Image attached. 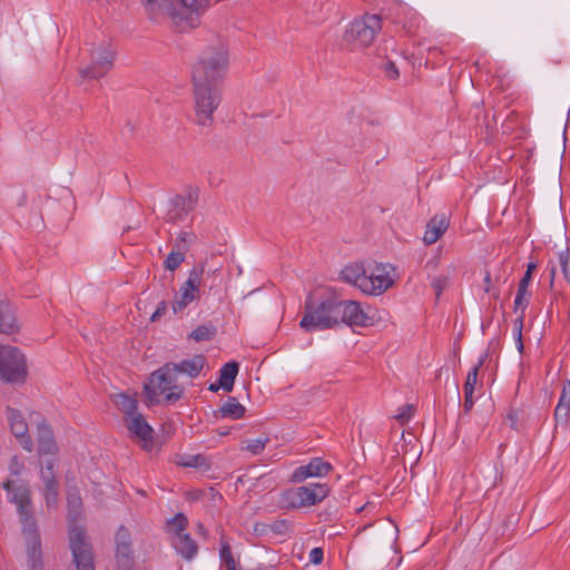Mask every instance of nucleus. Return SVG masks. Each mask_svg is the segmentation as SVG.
Wrapping results in <instances>:
<instances>
[{"label": "nucleus", "mask_w": 570, "mask_h": 570, "mask_svg": "<svg viewBox=\"0 0 570 570\" xmlns=\"http://www.w3.org/2000/svg\"><path fill=\"white\" fill-rule=\"evenodd\" d=\"M67 504L69 548L72 554V562L69 570H96L94 548L86 534V529L80 524L82 500L77 489L68 490Z\"/></svg>", "instance_id": "obj_1"}, {"label": "nucleus", "mask_w": 570, "mask_h": 570, "mask_svg": "<svg viewBox=\"0 0 570 570\" xmlns=\"http://www.w3.org/2000/svg\"><path fill=\"white\" fill-rule=\"evenodd\" d=\"M229 67L227 46L217 41L206 47L191 70V83L222 86Z\"/></svg>", "instance_id": "obj_2"}, {"label": "nucleus", "mask_w": 570, "mask_h": 570, "mask_svg": "<svg viewBox=\"0 0 570 570\" xmlns=\"http://www.w3.org/2000/svg\"><path fill=\"white\" fill-rule=\"evenodd\" d=\"M338 298L334 295L313 296L309 294L304 304V314L299 326L306 332L323 331L338 325Z\"/></svg>", "instance_id": "obj_3"}, {"label": "nucleus", "mask_w": 570, "mask_h": 570, "mask_svg": "<svg viewBox=\"0 0 570 570\" xmlns=\"http://www.w3.org/2000/svg\"><path fill=\"white\" fill-rule=\"evenodd\" d=\"M3 488L8 491L9 501L17 505L19 518L22 523V532L27 541L29 569L35 570L36 561L33 559V552L36 549V542L33 540V534L36 533V522L33 520L31 491L23 484H17L11 480L3 482Z\"/></svg>", "instance_id": "obj_4"}, {"label": "nucleus", "mask_w": 570, "mask_h": 570, "mask_svg": "<svg viewBox=\"0 0 570 570\" xmlns=\"http://www.w3.org/2000/svg\"><path fill=\"white\" fill-rule=\"evenodd\" d=\"M175 367L174 362H168L150 374L148 383L144 385L147 406L158 404L159 395H164V400L170 404L181 399L184 389L177 383Z\"/></svg>", "instance_id": "obj_5"}, {"label": "nucleus", "mask_w": 570, "mask_h": 570, "mask_svg": "<svg viewBox=\"0 0 570 570\" xmlns=\"http://www.w3.org/2000/svg\"><path fill=\"white\" fill-rule=\"evenodd\" d=\"M57 452L58 446L50 425L45 421L38 422V454L48 456L46 460V469L41 470V475L46 484L43 495L48 508H55L59 497L58 483L53 474Z\"/></svg>", "instance_id": "obj_6"}, {"label": "nucleus", "mask_w": 570, "mask_h": 570, "mask_svg": "<svg viewBox=\"0 0 570 570\" xmlns=\"http://www.w3.org/2000/svg\"><path fill=\"white\" fill-rule=\"evenodd\" d=\"M212 0H175L164 4L165 17L181 31L195 29L200 24V18L209 9Z\"/></svg>", "instance_id": "obj_7"}, {"label": "nucleus", "mask_w": 570, "mask_h": 570, "mask_svg": "<svg viewBox=\"0 0 570 570\" xmlns=\"http://www.w3.org/2000/svg\"><path fill=\"white\" fill-rule=\"evenodd\" d=\"M193 99L197 125L210 126L214 121V112L222 102L220 87L193 83Z\"/></svg>", "instance_id": "obj_8"}, {"label": "nucleus", "mask_w": 570, "mask_h": 570, "mask_svg": "<svg viewBox=\"0 0 570 570\" xmlns=\"http://www.w3.org/2000/svg\"><path fill=\"white\" fill-rule=\"evenodd\" d=\"M381 29V16L365 13L350 23L344 33V41L354 49H363L372 45Z\"/></svg>", "instance_id": "obj_9"}, {"label": "nucleus", "mask_w": 570, "mask_h": 570, "mask_svg": "<svg viewBox=\"0 0 570 570\" xmlns=\"http://www.w3.org/2000/svg\"><path fill=\"white\" fill-rule=\"evenodd\" d=\"M206 268L207 259H204L189 271L187 279L183 283L174 302L171 303L175 314L183 312L185 307L200 297V287L205 274L209 275L219 272L218 267L213 271H207Z\"/></svg>", "instance_id": "obj_10"}, {"label": "nucleus", "mask_w": 570, "mask_h": 570, "mask_svg": "<svg viewBox=\"0 0 570 570\" xmlns=\"http://www.w3.org/2000/svg\"><path fill=\"white\" fill-rule=\"evenodd\" d=\"M26 373L24 356L19 348L0 345V379L17 383L24 380Z\"/></svg>", "instance_id": "obj_11"}, {"label": "nucleus", "mask_w": 570, "mask_h": 570, "mask_svg": "<svg viewBox=\"0 0 570 570\" xmlns=\"http://www.w3.org/2000/svg\"><path fill=\"white\" fill-rule=\"evenodd\" d=\"M330 494V488L326 483H308L288 490L285 499L288 505L294 509L306 508L322 502Z\"/></svg>", "instance_id": "obj_12"}, {"label": "nucleus", "mask_w": 570, "mask_h": 570, "mask_svg": "<svg viewBox=\"0 0 570 570\" xmlns=\"http://www.w3.org/2000/svg\"><path fill=\"white\" fill-rule=\"evenodd\" d=\"M198 197L199 189L196 187H187L183 194L175 195L169 202V209L164 219L171 224L183 222L196 207Z\"/></svg>", "instance_id": "obj_13"}, {"label": "nucleus", "mask_w": 570, "mask_h": 570, "mask_svg": "<svg viewBox=\"0 0 570 570\" xmlns=\"http://www.w3.org/2000/svg\"><path fill=\"white\" fill-rule=\"evenodd\" d=\"M115 52L107 46L98 47L91 51V62L79 69L82 78L99 79L104 77L114 65Z\"/></svg>", "instance_id": "obj_14"}, {"label": "nucleus", "mask_w": 570, "mask_h": 570, "mask_svg": "<svg viewBox=\"0 0 570 570\" xmlns=\"http://www.w3.org/2000/svg\"><path fill=\"white\" fill-rule=\"evenodd\" d=\"M393 272L394 267L392 265L376 263L370 274H366V281L363 279L364 293L367 295H381L386 292L394 284Z\"/></svg>", "instance_id": "obj_15"}, {"label": "nucleus", "mask_w": 570, "mask_h": 570, "mask_svg": "<svg viewBox=\"0 0 570 570\" xmlns=\"http://www.w3.org/2000/svg\"><path fill=\"white\" fill-rule=\"evenodd\" d=\"M338 325L346 324L351 327H366L372 324V317L367 315L357 302L352 299L343 301L338 298Z\"/></svg>", "instance_id": "obj_16"}, {"label": "nucleus", "mask_w": 570, "mask_h": 570, "mask_svg": "<svg viewBox=\"0 0 570 570\" xmlns=\"http://www.w3.org/2000/svg\"><path fill=\"white\" fill-rule=\"evenodd\" d=\"M116 562L118 570H131L135 564L130 532L120 525L115 534Z\"/></svg>", "instance_id": "obj_17"}, {"label": "nucleus", "mask_w": 570, "mask_h": 570, "mask_svg": "<svg viewBox=\"0 0 570 570\" xmlns=\"http://www.w3.org/2000/svg\"><path fill=\"white\" fill-rule=\"evenodd\" d=\"M531 279H529V276H523L519 283L518 286V293L514 299V312L520 311V316L514 321V334L517 336V343H518V350L521 352L523 350V343H522V326H523V317H524V311L528 306V298L529 292L528 286L530 284Z\"/></svg>", "instance_id": "obj_18"}, {"label": "nucleus", "mask_w": 570, "mask_h": 570, "mask_svg": "<svg viewBox=\"0 0 570 570\" xmlns=\"http://www.w3.org/2000/svg\"><path fill=\"white\" fill-rule=\"evenodd\" d=\"M126 425L129 432L142 442L145 450L151 449L154 430L147 423L142 414L137 412L136 414L126 417Z\"/></svg>", "instance_id": "obj_19"}, {"label": "nucleus", "mask_w": 570, "mask_h": 570, "mask_svg": "<svg viewBox=\"0 0 570 570\" xmlns=\"http://www.w3.org/2000/svg\"><path fill=\"white\" fill-rule=\"evenodd\" d=\"M331 469L332 466L328 462L323 461L321 458H314L308 464L298 466L293 472L291 480L295 483H301L307 478L326 475Z\"/></svg>", "instance_id": "obj_20"}, {"label": "nucleus", "mask_w": 570, "mask_h": 570, "mask_svg": "<svg viewBox=\"0 0 570 570\" xmlns=\"http://www.w3.org/2000/svg\"><path fill=\"white\" fill-rule=\"evenodd\" d=\"M450 225V219L446 214L434 215L426 224V229L423 236V242L426 245L436 243L442 235L446 232Z\"/></svg>", "instance_id": "obj_21"}, {"label": "nucleus", "mask_w": 570, "mask_h": 570, "mask_svg": "<svg viewBox=\"0 0 570 570\" xmlns=\"http://www.w3.org/2000/svg\"><path fill=\"white\" fill-rule=\"evenodd\" d=\"M9 422L12 434L19 439L20 444L28 452L32 451V440L28 435V426L27 423L18 411H10Z\"/></svg>", "instance_id": "obj_22"}, {"label": "nucleus", "mask_w": 570, "mask_h": 570, "mask_svg": "<svg viewBox=\"0 0 570 570\" xmlns=\"http://www.w3.org/2000/svg\"><path fill=\"white\" fill-rule=\"evenodd\" d=\"M554 421L564 428L570 425V380H566L562 384L561 394L554 409Z\"/></svg>", "instance_id": "obj_23"}, {"label": "nucleus", "mask_w": 570, "mask_h": 570, "mask_svg": "<svg viewBox=\"0 0 570 570\" xmlns=\"http://www.w3.org/2000/svg\"><path fill=\"white\" fill-rule=\"evenodd\" d=\"M341 277L348 284L356 286L364 293V281H366V269L362 263H353L341 271Z\"/></svg>", "instance_id": "obj_24"}, {"label": "nucleus", "mask_w": 570, "mask_h": 570, "mask_svg": "<svg viewBox=\"0 0 570 570\" xmlns=\"http://www.w3.org/2000/svg\"><path fill=\"white\" fill-rule=\"evenodd\" d=\"M171 544L176 552L187 561L193 560L198 553V546L189 533L178 538H171Z\"/></svg>", "instance_id": "obj_25"}, {"label": "nucleus", "mask_w": 570, "mask_h": 570, "mask_svg": "<svg viewBox=\"0 0 570 570\" xmlns=\"http://www.w3.org/2000/svg\"><path fill=\"white\" fill-rule=\"evenodd\" d=\"M206 363L205 357L202 354L195 355L189 360H183L179 363H174L175 372L179 376L180 374H185L190 379H194L199 375L204 365Z\"/></svg>", "instance_id": "obj_26"}, {"label": "nucleus", "mask_w": 570, "mask_h": 570, "mask_svg": "<svg viewBox=\"0 0 570 570\" xmlns=\"http://www.w3.org/2000/svg\"><path fill=\"white\" fill-rule=\"evenodd\" d=\"M238 363L228 362L223 365L219 371V385L226 392H232L234 387L235 379L238 374Z\"/></svg>", "instance_id": "obj_27"}, {"label": "nucleus", "mask_w": 570, "mask_h": 570, "mask_svg": "<svg viewBox=\"0 0 570 570\" xmlns=\"http://www.w3.org/2000/svg\"><path fill=\"white\" fill-rule=\"evenodd\" d=\"M139 2L149 20L157 22L165 17V0H139Z\"/></svg>", "instance_id": "obj_28"}, {"label": "nucleus", "mask_w": 570, "mask_h": 570, "mask_svg": "<svg viewBox=\"0 0 570 570\" xmlns=\"http://www.w3.org/2000/svg\"><path fill=\"white\" fill-rule=\"evenodd\" d=\"M112 401H114L115 405L121 412H124L126 417H129L138 412L136 399L128 394H125V393L115 394L112 396Z\"/></svg>", "instance_id": "obj_29"}, {"label": "nucleus", "mask_w": 570, "mask_h": 570, "mask_svg": "<svg viewBox=\"0 0 570 570\" xmlns=\"http://www.w3.org/2000/svg\"><path fill=\"white\" fill-rule=\"evenodd\" d=\"M219 412L223 417L237 420L244 416L246 409L235 397H228L220 406Z\"/></svg>", "instance_id": "obj_30"}, {"label": "nucleus", "mask_w": 570, "mask_h": 570, "mask_svg": "<svg viewBox=\"0 0 570 570\" xmlns=\"http://www.w3.org/2000/svg\"><path fill=\"white\" fill-rule=\"evenodd\" d=\"M188 525V520L184 513H177L173 519L167 522V531L171 538H178L186 534L185 530Z\"/></svg>", "instance_id": "obj_31"}, {"label": "nucleus", "mask_w": 570, "mask_h": 570, "mask_svg": "<svg viewBox=\"0 0 570 570\" xmlns=\"http://www.w3.org/2000/svg\"><path fill=\"white\" fill-rule=\"evenodd\" d=\"M397 528L391 521L384 522L379 528V533L383 537L385 544L392 549L397 539Z\"/></svg>", "instance_id": "obj_32"}, {"label": "nucleus", "mask_w": 570, "mask_h": 570, "mask_svg": "<svg viewBox=\"0 0 570 570\" xmlns=\"http://www.w3.org/2000/svg\"><path fill=\"white\" fill-rule=\"evenodd\" d=\"M216 334V328L213 325H199L190 334L189 338L196 342L210 341Z\"/></svg>", "instance_id": "obj_33"}, {"label": "nucleus", "mask_w": 570, "mask_h": 570, "mask_svg": "<svg viewBox=\"0 0 570 570\" xmlns=\"http://www.w3.org/2000/svg\"><path fill=\"white\" fill-rule=\"evenodd\" d=\"M14 317L0 304V333L10 334L16 330Z\"/></svg>", "instance_id": "obj_34"}, {"label": "nucleus", "mask_w": 570, "mask_h": 570, "mask_svg": "<svg viewBox=\"0 0 570 570\" xmlns=\"http://www.w3.org/2000/svg\"><path fill=\"white\" fill-rule=\"evenodd\" d=\"M268 441H269L268 438L246 440V441L242 442L240 449L250 452L253 455H258L264 451Z\"/></svg>", "instance_id": "obj_35"}, {"label": "nucleus", "mask_w": 570, "mask_h": 570, "mask_svg": "<svg viewBox=\"0 0 570 570\" xmlns=\"http://www.w3.org/2000/svg\"><path fill=\"white\" fill-rule=\"evenodd\" d=\"M196 235L190 232H180L175 239L174 248L186 253L189 249V245L195 243Z\"/></svg>", "instance_id": "obj_36"}, {"label": "nucleus", "mask_w": 570, "mask_h": 570, "mask_svg": "<svg viewBox=\"0 0 570 570\" xmlns=\"http://www.w3.org/2000/svg\"><path fill=\"white\" fill-rule=\"evenodd\" d=\"M220 561L226 567V570H236V561L233 557L232 549L227 541L222 539V548L219 552Z\"/></svg>", "instance_id": "obj_37"}, {"label": "nucleus", "mask_w": 570, "mask_h": 570, "mask_svg": "<svg viewBox=\"0 0 570 570\" xmlns=\"http://www.w3.org/2000/svg\"><path fill=\"white\" fill-rule=\"evenodd\" d=\"M185 261V253L174 248L164 262L165 268L174 272Z\"/></svg>", "instance_id": "obj_38"}, {"label": "nucleus", "mask_w": 570, "mask_h": 570, "mask_svg": "<svg viewBox=\"0 0 570 570\" xmlns=\"http://www.w3.org/2000/svg\"><path fill=\"white\" fill-rule=\"evenodd\" d=\"M179 464L188 468H208L207 459L202 454L185 455L180 459Z\"/></svg>", "instance_id": "obj_39"}, {"label": "nucleus", "mask_w": 570, "mask_h": 570, "mask_svg": "<svg viewBox=\"0 0 570 570\" xmlns=\"http://www.w3.org/2000/svg\"><path fill=\"white\" fill-rule=\"evenodd\" d=\"M484 360L480 358L478 364L468 373L465 383L463 385V392L474 393V389L478 382L479 370L482 366Z\"/></svg>", "instance_id": "obj_40"}, {"label": "nucleus", "mask_w": 570, "mask_h": 570, "mask_svg": "<svg viewBox=\"0 0 570 570\" xmlns=\"http://www.w3.org/2000/svg\"><path fill=\"white\" fill-rule=\"evenodd\" d=\"M291 529L292 525L287 520H275L269 523V534L286 535Z\"/></svg>", "instance_id": "obj_41"}, {"label": "nucleus", "mask_w": 570, "mask_h": 570, "mask_svg": "<svg viewBox=\"0 0 570 570\" xmlns=\"http://www.w3.org/2000/svg\"><path fill=\"white\" fill-rule=\"evenodd\" d=\"M559 264L566 281L570 284V263L568 248L559 253Z\"/></svg>", "instance_id": "obj_42"}, {"label": "nucleus", "mask_w": 570, "mask_h": 570, "mask_svg": "<svg viewBox=\"0 0 570 570\" xmlns=\"http://www.w3.org/2000/svg\"><path fill=\"white\" fill-rule=\"evenodd\" d=\"M414 414V407L411 404H405L399 410V413L395 415V419L401 423L404 424L407 422Z\"/></svg>", "instance_id": "obj_43"}, {"label": "nucleus", "mask_w": 570, "mask_h": 570, "mask_svg": "<svg viewBox=\"0 0 570 570\" xmlns=\"http://www.w3.org/2000/svg\"><path fill=\"white\" fill-rule=\"evenodd\" d=\"M382 68L387 78L396 79L399 77V69L393 61L387 60L386 62L383 63Z\"/></svg>", "instance_id": "obj_44"}, {"label": "nucleus", "mask_w": 570, "mask_h": 570, "mask_svg": "<svg viewBox=\"0 0 570 570\" xmlns=\"http://www.w3.org/2000/svg\"><path fill=\"white\" fill-rule=\"evenodd\" d=\"M448 285V278L445 276H438L432 281V287L435 292L436 297H440L442 291Z\"/></svg>", "instance_id": "obj_45"}, {"label": "nucleus", "mask_w": 570, "mask_h": 570, "mask_svg": "<svg viewBox=\"0 0 570 570\" xmlns=\"http://www.w3.org/2000/svg\"><path fill=\"white\" fill-rule=\"evenodd\" d=\"M253 532L256 535H268L269 534V523L265 522H256L253 525Z\"/></svg>", "instance_id": "obj_46"}, {"label": "nucleus", "mask_w": 570, "mask_h": 570, "mask_svg": "<svg viewBox=\"0 0 570 570\" xmlns=\"http://www.w3.org/2000/svg\"><path fill=\"white\" fill-rule=\"evenodd\" d=\"M167 311V303L161 301L158 303L156 311L153 313L150 321L157 322Z\"/></svg>", "instance_id": "obj_47"}, {"label": "nucleus", "mask_w": 570, "mask_h": 570, "mask_svg": "<svg viewBox=\"0 0 570 570\" xmlns=\"http://www.w3.org/2000/svg\"><path fill=\"white\" fill-rule=\"evenodd\" d=\"M323 550L321 548H314L309 552V561L313 564H320L323 561Z\"/></svg>", "instance_id": "obj_48"}, {"label": "nucleus", "mask_w": 570, "mask_h": 570, "mask_svg": "<svg viewBox=\"0 0 570 570\" xmlns=\"http://www.w3.org/2000/svg\"><path fill=\"white\" fill-rule=\"evenodd\" d=\"M474 401H473V393L464 392V403L463 409L468 413L473 407Z\"/></svg>", "instance_id": "obj_49"}, {"label": "nucleus", "mask_w": 570, "mask_h": 570, "mask_svg": "<svg viewBox=\"0 0 570 570\" xmlns=\"http://www.w3.org/2000/svg\"><path fill=\"white\" fill-rule=\"evenodd\" d=\"M537 268V264L535 263H532L530 262L528 265H527V272L524 273L523 276H529V279H531L532 277V273L535 271Z\"/></svg>", "instance_id": "obj_50"}, {"label": "nucleus", "mask_w": 570, "mask_h": 570, "mask_svg": "<svg viewBox=\"0 0 570 570\" xmlns=\"http://www.w3.org/2000/svg\"><path fill=\"white\" fill-rule=\"evenodd\" d=\"M197 533L204 538H207L208 535L207 529L202 523L197 524Z\"/></svg>", "instance_id": "obj_51"}, {"label": "nucleus", "mask_w": 570, "mask_h": 570, "mask_svg": "<svg viewBox=\"0 0 570 570\" xmlns=\"http://www.w3.org/2000/svg\"><path fill=\"white\" fill-rule=\"evenodd\" d=\"M219 389H222V386L219 385V382L218 383H213L208 387V390L212 391V392H217Z\"/></svg>", "instance_id": "obj_52"}, {"label": "nucleus", "mask_w": 570, "mask_h": 570, "mask_svg": "<svg viewBox=\"0 0 570 570\" xmlns=\"http://www.w3.org/2000/svg\"><path fill=\"white\" fill-rule=\"evenodd\" d=\"M484 281H485V283H490V274L489 273H487Z\"/></svg>", "instance_id": "obj_53"}, {"label": "nucleus", "mask_w": 570, "mask_h": 570, "mask_svg": "<svg viewBox=\"0 0 570 570\" xmlns=\"http://www.w3.org/2000/svg\"><path fill=\"white\" fill-rule=\"evenodd\" d=\"M554 273H556V271H554V268H552V271H551V276L552 277L554 276Z\"/></svg>", "instance_id": "obj_54"}]
</instances>
